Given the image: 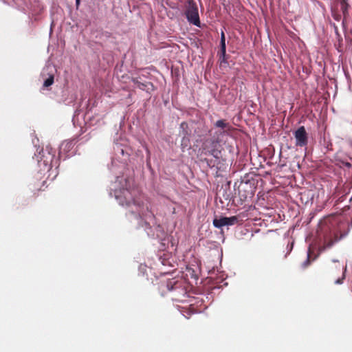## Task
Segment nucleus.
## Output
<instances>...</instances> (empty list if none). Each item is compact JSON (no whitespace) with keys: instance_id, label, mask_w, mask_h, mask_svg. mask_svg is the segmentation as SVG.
I'll return each mask as SVG.
<instances>
[{"instance_id":"7ed1b4c3","label":"nucleus","mask_w":352,"mask_h":352,"mask_svg":"<svg viewBox=\"0 0 352 352\" xmlns=\"http://www.w3.org/2000/svg\"><path fill=\"white\" fill-rule=\"evenodd\" d=\"M184 14L190 23L197 27H201L198 7L195 1L186 2Z\"/></svg>"},{"instance_id":"aec40b11","label":"nucleus","mask_w":352,"mask_h":352,"mask_svg":"<svg viewBox=\"0 0 352 352\" xmlns=\"http://www.w3.org/2000/svg\"><path fill=\"white\" fill-rule=\"evenodd\" d=\"M333 16L336 21H340L341 19V15L340 14H336L335 11H333Z\"/></svg>"},{"instance_id":"6e6552de","label":"nucleus","mask_w":352,"mask_h":352,"mask_svg":"<svg viewBox=\"0 0 352 352\" xmlns=\"http://www.w3.org/2000/svg\"><path fill=\"white\" fill-rule=\"evenodd\" d=\"M237 221V217L235 216L231 217H221L220 219H214L213 225L216 228H221L224 226L234 225Z\"/></svg>"},{"instance_id":"4468645a","label":"nucleus","mask_w":352,"mask_h":352,"mask_svg":"<svg viewBox=\"0 0 352 352\" xmlns=\"http://www.w3.org/2000/svg\"><path fill=\"white\" fill-rule=\"evenodd\" d=\"M342 237V235H341L340 236H338L337 235L335 236V239H331L329 240L328 242H327V244H326V246L327 248H331V246L333 245V244L336 242H338L339 240H340Z\"/></svg>"},{"instance_id":"ddd939ff","label":"nucleus","mask_w":352,"mask_h":352,"mask_svg":"<svg viewBox=\"0 0 352 352\" xmlns=\"http://www.w3.org/2000/svg\"><path fill=\"white\" fill-rule=\"evenodd\" d=\"M214 126L216 127L225 129L229 126V124L227 123L224 120H219L215 122Z\"/></svg>"},{"instance_id":"423d86ee","label":"nucleus","mask_w":352,"mask_h":352,"mask_svg":"<svg viewBox=\"0 0 352 352\" xmlns=\"http://www.w3.org/2000/svg\"><path fill=\"white\" fill-rule=\"evenodd\" d=\"M329 272L332 274L336 273V272H342V275L341 278L336 280V284H342L343 283L344 279L345 278V273L346 271V265H343L340 261L333 260L332 261V264L329 266Z\"/></svg>"},{"instance_id":"4be33fe9","label":"nucleus","mask_w":352,"mask_h":352,"mask_svg":"<svg viewBox=\"0 0 352 352\" xmlns=\"http://www.w3.org/2000/svg\"><path fill=\"white\" fill-rule=\"evenodd\" d=\"M80 1H76V8H78L79 5H80Z\"/></svg>"},{"instance_id":"f3484780","label":"nucleus","mask_w":352,"mask_h":352,"mask_svg":"<svg viewBox=\"0 0 352 352\" xmlns=\"http://www.w3.org/2000/svg\"><path fill=\"white\" fill-rule=\"evenodd\" d=\"M133 81L136 85L137 87H138L140 89L144 90L146 87V84L141 82L138 81L137 79H133Z\"/></svg>"},{"instance_id":"9b49d317","label":"nucleus","mask_w":352,"mask_h":352,"mask_svg":"<svg viewBox=\"0 0 352 352\" xmlns=\"http://www.w3.org/2000/svg\"><path fill=\"white\" fill-rule=\"evenodd\" d=\"M45 184V181H43L41 183L38 182H34V183L31 184V189L35 194L36 192H39L41 190H44L45 189L43 188V187Z\"/></svg>"},{"instance_id":"20e7f679","label":"nucleus","mask_w":352,"mask_h":352,"mask_svg":"<svg viewBox=\"0 0 352 352\" xmlns=\"http://www.w3.org/2000/svg\"><path fill=\"white\" fill-rule=\"evenodd\" d=\"M166 287L168 291L175 292L173 299L174 300L180 302L182 301V297L186 295V289L183 285L182 281L175 280L174 279L170 280L167 282Z\"/></svg>"},{"instance_id":"2eb2a0df","label":"nucleus","mask_w":352,"mask_h":352,"mask_svg":"<svg viewBox=\"0 0 352 352\" xmlns=\"http://www.w3.org/2000/svg\"><path fill=\"white\" fill-rule=\"evenodd\" d=\"M54 83V76H50L43 82L44 87H48Z\"/></svg>"},{"instance_id":"dca6fc26","label":"nucleus","mask_w":352,"mask_h":352,"mask_svg":"<svg viewBox=\"0 0 352 352\" xmlns=\"http://www.w3.org/2000/svg\"><path fill=\"white\" fill-rule=\"evenodd\" d=\"M72 147V143L70 142H66L62 143L60 146V150L64 149L67 151H69Z\"/></svg>"},{"instance_id":"0eeeda50","label":"nucleus","mask_w":352,"mask_h":352,"mask_svg":"<svg viewBox=\"0 0 352 352\" xmlns=\"http://www.w3.org/2000/svg\"><path fill=\"white\" fill-rule=\"evenodd\" d=\"M222 133L223 132L220 131L217 138L214 136L213 138L210 140L211 148L208 150V153L216 159H219L221 154V151L219 150L217 146L220 142L219 135Z\"/></svg>"},{"instance_id":"6ab92c4d","label":"nucleus","mask_w":352,"mask_h":352,"mask_svg":"<svg viewBox=\"0 0 352 352\" xmlns=\"http://www.w3.org/2000/svg\"><path fill=\"white\" fill-rule=\"evenodd\" d=\"M202 161H203V162H206L207 165H208L209 167H210V168H212V167L214 166V163L212 162V160H208V159L205 158V159H204V160H203Z\"/></svg>"},{"instance_id":"f03ea898","label":"nucleus","mask_w":352,"mask_h":352,"mask_svg":"<svg viewBox=\"0 0 352 352\" xmlns=\"http://www.w3.org/2000/svg\"><path fill=\"white\" fill-rule=\"evenodd\" d=\"M56 149L51 145H47L45 148L36 155V159L39 166H43L44 168L50 169L53 166L58 164V160L55 158Z\"/></svg>"},{"instance_id":"39448f33","label":"nucleus","mask_w":352,"mask_h":352,"mask_svg":"<svg viewBox=\"0 0 352 352\" xmlns=\"http://www.w3.org/2000/svg\"><path fill=\"white\" fill-rule=\"evenodd\" d=\"M294 135L296 140V146L299 147H306L308 144V133L306 131L305 126H300L297 130L294 132Z\"/></svg>"},{"instance_id":"a211bd4d","label":"nucleus","mask_w":352,"mask_h":352,"mask_svg":"<svg viewBox=\"0 0 352 352\" xmlns=\"http://www.w3.org/2000/svg\"><path fill=\"white\" fill-rule=\"evenodd\" d=\"M188 143H189V139L188 138H186V136H184L182 140V143H181L182 147L185 148V147L188 146Z\"/></svg>"},{"instance_id":"f8f14e48","label":"nucleus","mask_w":352,"mask_h":352,"mask_svg":"<svg viewBox=\"0 0 352 352\" xmlns=\"http://www.w3.org/2000/svg\"><path fill=\"white\" fill-rule=\"evenodd\" d=\"M311 250H310V249H309V251H308V253H307V259H306V261H304V262L302 263V267L303 268H306V267H307L310 265L311 261H314V260L316 258L317 256H314V257L313 258H311Z\"/></svg>"},{"instance_id":"f257e3e1","label":"nucleus","mask_w":352,"mask_h":352,"mask_svg":"<svg viewBox=\"0 0 352 352\" xmlns=\"http://www.w3.org/2000/svg\"><path fill=\"white\" fill-rule=\"evenodd\" d=\"M137 190L135 188H122L116 192V198L122 206L131 208V212L140 217L144 215L143 201L135 197Z\"/></svg>"},{"instance_id":"412c9836","label":"nucleus","mask_w":352,"mask_h":352,"mask_svg":"<svg viewBox=\"0 0 352 352\" xmlns=\"http://www.w3.org/2000/svg\"><path fill=\"white\" fill-rule=\"evenodd\" d=\"M185 126H187V124H186V122H182V123L181 124V127H182V128H184Z\"/></svg>"},{"instance_id":"9d476101","label":"nucleus","mask_w":352,"mask_h":352,"mask_svg":"<svg viewBox=\"0 0 352 352\" xmlns=\"http://www.w3.org/2000/svg\"><path fill=\"white\" fill-rule=\"evenodd\" d=\"M335 7L342 11L344 15V18L346 17V15L348 14V9L349 7L347 1H339L336 3Z\"/></svg>"},{"instance_id":"1a4fd4ad","label":"nucleus","mask_w":352,"mask_h":352,"mask_svg":"<svg viewBox=\"0 0 352 352\" xmlns=\"http://www.w3.org/2000/svg\"><path fill=\"white\" fill-rule=\"evenodd\" d=\"M226 36L223 31L221 32V40H220V51L219 52L220 59L222 61L226 60Z\"/></svg>"}]
</instances>
